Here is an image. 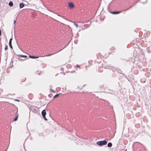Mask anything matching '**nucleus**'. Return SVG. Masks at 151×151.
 I'll return each mask as SVG.
<instances>
[{"mask_svg":"<svg viewBox=\"0 0 151 151\" xmlns=\"http://www.w3.org/2000/svg\"><path fill=\"white\" fill-rule=\"evenodd\" d=\"M43 118H44V119H45V120H47V119L45 117V116H43Z\"/></svg>","mask_w":151,"mask_h":151,"instance_id":"6ab92c4d","label":"nucleus"},{"mask_svg":"<svg viewBox=\"0 0 151 151\" xmlns=\"http://www.w3.org/2000/svg\"><path fill=\"white\" fill-rule=\"evenodd\" d=\"M74 25L77 27L78 28V24L74 23Z\"/></svg>","mask_w":151,"mask_h":151,"instance_id":"a211bd4d","label":"nucleus"},{"mask_svg":"<svg viewBox=\"0 0 151 151\" xmlns=\"http://www.w3.org/2000/svg\"><path fill=\"white\" fill-rule=\"evenodd\" d=\"M123 11H122V12H123ZM122 11H114L112 12L111 13L113 14H117L120 13Z\"/></svg>","mask_w":151,"mask_h":151,"instance_id":"423d86ee","label":"nucleus"},{"mask_svg":"<svg viewBox=\"0 0 151 151\" xmlns=\"http://www.w3.org/2000/svg\"><path fill=\"white\" fill-rule=\"evenodd\" d=\"M9 44V47H10L12 48V49H13V47H12V44L11 43V44Z\"/></svg>","mask_w":151,"mask_h":151,"instance_id":"2eb2a0df","label":"nucleus"},{"mask_svg":"<svg viewBox=\"0 0 151 151\" xmlns=\"http://www.w3.org/2000/svg\"><path fill=\"white\" fill-rule=\"evenodd\" d=\"M59 96V94H57L55 95L53 97V99H55L58 97Z\"/></svg>","mask_w":151,"mask_h":151,"instance_id":"ddd939ff","label":"nucleus"},{"mask_svg":"<svg viewBox=\"0 0 151 151\" xmlns=\"http://www.w3.org/2000/svg\"><path fill=\"white\" fill-rule=\"evenodd\" d=\"M12 38H11L10 40H9V44H11L12 43Z\"/></svg>","mask_w":151,"mask_h":151,"instance_id":"dca6fc26","label":"nucleus"},{"mask_svg":"<svg viewBox=\"0 0 151 151\" xmlns=\"http://www.w3.org/2000/svg\"><path fill=\"white\" fill-rule=\"evenodd\" d=\"M29 57L32 58H38V57L29 55Z\"/></svg>","mask_w":151,"mask_h":151,"instance_id":"1a4fd4ad","label":"nucleus"},{"mask_svg":"<svg viewBox=\"0 0 151 151\" xmlns=\"http://www.w3.org/2000/svg\"><path fill=\"white\" fill-rule=\"evenodd\" d=\"M25 60V59H22L21 58L19 59V60Z\"/></svg>","mask_w":151,"mask_h":151,"instance_id":"5701e85b","label":"nucleus"},{"mask_svg":"<svg viewBox=\"0 0 151 151\" xmlns=\"http://www.w3.org/2000/svg\"><path fill=\"white\" fill-rule=\"evenodd\" d=\"M8 49V46L7 45H6L5 46V48H4V49L5 50H7Z\"/></svg>","mask_w":151,"mask_h":151,"instance_id":"4468645a","label":"nucleus"},{"mask_svg":"<svg viewBox=\"0 0 151 151\" xmlns=\"http://www.w3.org/2000/svg\"><path fill=\"white\" fill-rule=\"evenodd\" d=\"M107 143V141L103 140L97 142L96 143V144L100 146H102L103 145H106Z\"/></svg>","mask_w":151,"mask_h":151,"instance_id":"7ed1b4c3","label":"nucleus"},{"mask_svg":"<svg viewBox=\"0 0 151 151\" xmlns=\"http://www.w3.org/2000/svg\"><path fill=\"white\" fill-rule=\"evenodd\" d=\"M68 5L69 8L70 9L73 8L74 7V5L73 3L69 2Z\"/></svg>","mask_w":151,"mask_h":151,"instance_id":"20e7f679","label":"nucleus"},{"mask_svg":"<svg viewBox=\"0 0 151 151\" xmlns=\"http://www.w3.org/2000/svg\"><path fill=\"white\" fill-rule=\"evenodd\" d=\"M125 151H127V150H126Z\"/></svg>","mask_w":151,"mask_h":151,"instance_id":"cd10ccee","label":"nucleus"},{"mask_svg":"<svg viewBox=\"0 0 151 151\" xmlns=\"http://www.w3.org/2000/svg\"><path fill=\"white\" fill-rule=\"evenodd\" d=\"M105 68L106 69L108 68L109 69H111L113 72H114L116 71L117 72L121 73V70L117 69L116 68H115L114 67L111 66V65H109L108 66H106Z\"/></svg>","mask_w":151,"mask_h":151,"instance_id":"f257e3e1","label":"nucleus"},{"mask_svg":"<svg viewBox=\"0 0 151 151\" xmlns=\"http://www.w3.org/2000/svg\"><path fill=\"white\" fill-rule=\"evenodd\" d=\"M52 55V54H50L48 55H46V56H51V55Z\"/></svg>","mask_w":151,"mask_h":151,"instance_id":"412c9836","label":"nucleus"},{"mask_svg":"<svg viewBox=\"0 0 151 151\" xmlns=\"http://www.w3.org/2000/svg\"><path fill=\"white\" fill-rule=\"evenodd\" d=\"M9 5L10 6H13V4L12 1H10L9 3Z\"/></svg>","mask_w":151,"mask_h":151,"instance_id":"6e6552de","label":"nucleus"},{"mask_svg":"<svg viewBox=\"0 0 151 151\" xmlns=\"http://www.w3.org/2000/svg\"><path fill=\"white\" fill-rule=\"evenodd\" d=\"M46 114V112L45 111V109L43 110L42 112V116H45Z\"/></svg>","mask_w":151,"mask_h":151,"instance_id":"39448f33","label":"nucleus"},{"mask_svg":"<svg viewBox=\"0 0 151 151\" xmlns=\"http://www.w3.org/2000/svg\"><path fill=\"white\" fill-rule=\"evenodd\" d=\"M105 68L106 69L108 68L109 69H111L113 72H114L116 71L117 72L121 73V70L117 69L116 68H115L114 67L111 66V65H109L108 66H106Z\"/></svg>","mask_w":151,"mask_h":151,"instance_id":"f03ea898","label":"nucleus"},{"mask_svg":"<svg viewBox=\"0 0 151 151\" xmlns=\"http://www.w3.org/2000/svg\"><path fill=\"white\" fill-rule=\"evenodd\" d=\"M24 6V4L23 3H21L19 4V7L20 8H23Z\"/></svg>","mask_w":151,"mask_h":151,"instance_id":"0eeeda50","label":"nucleus"},{"mask_svg":"<svg viewBox=\"0 0 151 151\" xmlns=\"http://www.w3.org/2000/svg\"><path fill=\"white\" fill-rule=\"evenodd\" d=\"M15 101H19V100H15Z\"/></svg>","mask_w":151,"mask_h":151,"instance_id":"a878e982","label":"nucleus"},{"mask_svg":"<svg viewBox=\"0 0 151 151\" xmlns=\"http://www.w3.org/2000/svg\"><path fill=\"white\" fill-rule=\"evenodd\" d=\"M19 116V114H18L16 117L14 119V121H16L18 119V118Z\"/></svg>","mask_w":151,"mask_h":151,"instance_id":"f8f14e48","label":"nucleus"},{"mask_svg":"<svg viewBox=\"0 0 151 151\" xmlns=\"http://www.w3.org/2000/svg\"><path fill=\"white\" fill-rule=\"evenodd\" d=\"M132 6H130L129 8H128V9H127L125 10H124V11H127V10H128L130 8H131L132 7Z\"/></svg>","mask_w":151,"mask_h":151,"instance_id":"f3484780","label":"nucleus"},{"mask_svg":"<svg viewBox=\"0 0 151 151\" xmlns=\"http://www.w3.org/2000/svg\"><path fill=\"white\" fill-rule=\"evenodd\" d=\"M17 56H19L21 57L25 58H26L27 57V56L26 55H17Z\"/></svg>","mask_w":151,"mask_h":151,"instance_id":"9d476101","label":"nucleus"},{"mask_svg":"<svg viewBox=\"0 0 151 151\" xmlns=\"http://www.w3.org/2000/svg\"><path fill=\"white\" fill-rule=\"evenodd\" d=\"M26 79V78H24V79H23V81L22 80V82H24V81H25Z\"/></svg>","mask_w":151,"mask_h":151,"instance_id":"aec40b11","label":"nucleus"},{"mask_svg":"<svg viewBox=\"0 0 151 151\" xmlns=\"http://www.w3.org/2000/svg\"><path fill=\"white\" fill-rule=\"evenodd\" d=\"M107 146L109 147H111L112 146V144L111 142H109L107 144Z\"/></svg>","mask_w":151,"mask_h":151,"instance_id":"9b49d317","label":"nucleus"},{"mask_svg":"<svg viewBox=\"0 0 151 151\" xmlns=\"http://www.w3.org/2000/svg\"><path fill=\"white\" fill-rule=\"evenodd\" d=\"M57 14V15H58V16H60V17H62V16H61L60 15H59V14Z\"/></svg>","mask_w":151,"mask_h":151,"instance_id":"b1692460","label":"nucleus"},{"mask_svg":"<svg viewBox=\"0 0 151 151\" xmlns=\"http://www.w3.org/2000/svg\"><path fill=\"white\" fill-rule=\"evenodd\" d=\"M15 22H16V21H15V20L14 22V23L15 24Z\"/></svg>","mask_w":151,"mask_h":151,"instance_id":"bb28decb","label":"nucleus"},{"mask_svg":"<svg viewBox=\"0 0 151 151\" xmlns=\"http://www.w3.org/2000/svg\"><path fill=\"white\" fill-rule=\"evenodd\" d=\"M50 91H51L53 92H54V93H55V91L53 90H52V89H50Z\"/></svg>","mask_w":151,"mask_h":151,"instance_id":"4be33fe9","label":"nucleus"},{"mask_svg":"<svg viewBox=\"0 0 151 151\" xmlns=\"http://www.w3.org/2000/svg\"><path fill=\"white\" fill-rule=\"evenodd\" d=\"M1 35V30H0V35Z\"/></svg>","mask_w":151,"mask_h":151,"instance_id":"393cba45","label":"nucleus"}]
</instances>
